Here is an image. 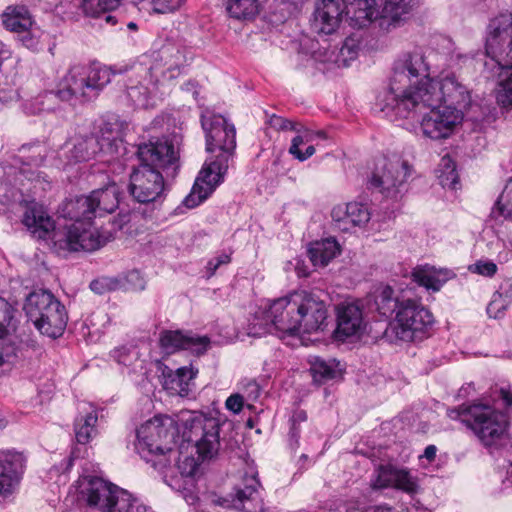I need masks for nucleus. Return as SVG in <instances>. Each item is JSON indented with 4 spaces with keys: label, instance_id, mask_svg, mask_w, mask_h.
<instances>
[{
    "label": "nucleus",
    "instance_id": "f257e3e1",
    "mask_svg": "<svg viewBox=\"0 0 512 512\" xmlns=\"http://www.w3.org/2000/svg\"><path fill=\"white\" fill-rule=\"evenodd\" d=\"M182 435L179 451L171 458L177 457L179 475L168 476L163 470L164 482L173 490L182 494L189 505L202 501V495L197 486L201 473V461L211 460L217 456L220 449L221 421L212 416H206L194 411H186L180 417Z\"/></svg>",
    "mask_w": 512,
    "mask_h": 512
},
{
    "label": "nucleus",
    "instance_id": "f03ea898",
    "mask_svg": "<svg viewBox=\"0 0 512 512\" xmlns=\"http://www.w3.org/2000/svg\"><path fill=\"white\" fill-rule=\"evenodd\" d=\"M73 221L71 224L58 223L48 215L44 207L36 202L30 203L23 215V224L34 237L50 240L58 252L95 251L114 238L116 223H110L111 229L98 227L92 219L83 215L78 217H63ZM121 229V225H117Z\"/></svg>",
    "mask_w": 512,
    "mask_h": 512
},
{
    "label": "nucleus",
    "instance_id": "7ed1b4c3",
    "mask_svg": "<svg viewBox=\"0 0 512 512\" xmlns=\"http://www.w3.org/2000/svg\"><path fill=\"white\" fill-rule=\"evenodd\" d=\"M201 126L205 133L206 151L209 156L190 194L183 201L187 208L201 204L224 181L236 149L235 126L224 116L205 109L201 113Z\"/></svg>",
    "mask_w": 512,
    "mask_h": 512
},
{
    "label": "nucleus",
    "instance_id": "20e7f679",
    "mask_svg": "<svg viewBox=\"0 0 512 512\" xmlns=\"http://www.w3.org/2000/svg\"><path fill=\"white\" fill-rule=\"evenodd\" d=\"M182 53L175 47L166 46L155 56L143 55L131 64L112 71V76L123 74L124 93L135 108L154 107L161 99V78L172 80L179 74L183 63Z\"/></svg>",
    "mask_w": 512,
    "mask_h": 512
},
{
    "label": "nucleus",
    "instance_id": "39448f33",
    "mask_svg": "<svg viewBox=\"0 0 512 512\" xmlns=\"http://www.w3.org/2000/svg\"><path fill=\"white\" fill-rule=\"evenodd\" d=\"M421 51L404 52L394 61L389 89L377 99L388 118L411 117L417 113L424 89L430 84V58Z\"/></svg>",
    "mask_w": 512,
    "mask_h": 512
},
{
    "label": "nucleus",
    "instance_id": "423d86ee",
    "mask_svg": "<svg viewBox=\"0 0 512 512\" xmlns=\"http://www.w3.org/2000/svg\"><path fill=\"white\" fill-rule=\"evenodd\" d=\"M112 71L105 65H73L62 77L56 91H48L24 104L27 114L55 111L57 101L71 105L87 103L96 99L111 82Z\"/></svg>",
    "mask_w": 512,
    "mask_h": 512
},
{
    "label": "nucleus",
    "instance_id": "0eeeda50",
    "mask_svg": "<svg viewBox=\"0 0 512 512\" xmlns=\"http://www.w3.org/2000/svg\"><path fill=\"white\" fill-rule=\"evenodd\" d=\"M136 154L140 164L130 173L129 194L138 203H156L165 194L162 171L176 170L178 152L172 143L163 138L140 144Z\"/></svg>",
    "mask_w": 512,
    "mask_h": 512
},
{
    "label": "nucleus",
    "instance_id": "6e6552de",
    "mask_svg": "<svg viewBox=\"0 0 512 512\" xmlns=\"http://www.w3.org/2000/svg\"><path fill=\"white\" fill-rule=\"evenodd\" d=\"M485 51V70L498 79L496 101L502 108L512 109V13L491 19Z\"/></svg>",
    "mask_w": 512,
    "mask_h": 512
},
{
    "label": "nucleus",
    "instance_id": "1a4fd4ad",
    "mask_svg": "<svg viewBox=\"0 0 512 512\" xmlns=\"http://www.w3.org/2000/svg\"><path fill=\"white\" fill-rule=\"evenodd\" d=\"M159 415L143 423L136 431L135 448L140 456L157 470L167 468L171 463V455L175 454L182 432L179 417Z\"/></svg>",
    "mask_w": 512,
    "mask_h": 512
},
{
    "label": "nucleus",
    "instance_id": "9d476101",
    "mask_svg": "<svg viewBox=\"0 0 512 512\" xmlns=\"http://www.w3.org/2000/svg\"><path fill=\"white\" fill-rule=\"evenodd\" d=\"M447 415L467 425L487 447H501L507 440L508 418L486 404L462 405L449 409Z\"/></svg>",
    "mask_w": 512,
    "mask_h": 512
},
{
    "label": "nucleus",
    "instance_id": "9b49d317",
    "mask_svg": "<svg viewBox=\"0 0 512 512\" xmlns=\"http://www.w3.org/2000/svg\"><path fill=\"white\" fill-rule=\"evenodd\" d=\"M125 127L127 124L122 121H108L103 123L97 135L73 138L62 148L64 154H67V163L89 161L98 153H104L113 158L124 154L126 151L123 140Z\"/></svg>",
    "mask_w": 512,
    "mask_h": 512
},
{
    "label": "nucleus",
    "instance_id": "f8f14e48",
    "mask_svg": "<svg viewBox=\"0 0 512 512\" xmlns=\"http://www.w3.org/2000/svg\"><path fill=\"white\" fill-rule=\"evenodd\" d=\"M298 309V291L273 300L267 307L255 312L249 334L262 336L275 333L279 337L298 335Z\"/></svg>",
    "mask_w": 512,
    "mask_h": 512
},
{
    "label": "nucleus",
    "instance_id": "ddd939ff",
    "mask_svg": "<svg viewBox=\"0 0 512 512\" xmlns=\"http://www.w3.org/2000/svg\"><path fill=\"white\" fill-rule=\"evenodd\" d=\"M23 309L28 320L42 335L55 339L63 334L68 321L67 312L65 306L49 291L31 292Z\"/></svg>",
    "mask_w": 512,
    "mask_h": 512
},
{
    "label": "nucleus",
    "instance_id": "4468645a",
    "mask_svg": "<svg viewBox=\"0 0 512 512\" xmlns=\"http://www.w3.org/2000/svg\"><path fill=\"white\" fill-rule=\"evenodd\" d=\"M434 323V317L420 300L402 296L400 308L385 331L387 337L413 342L426 337Z\"/></svg>",
    "mask_w": 512,
    "mask_h": 512
},
{
    "label": "nucleus",
    "instance_id": "2eb2a0df",
    "mask_svg": "<svg viewBox=\"0 0 512 512\" xmlns=\"http://www.w3.org/2000/svg\"><path fill=\"white\" fill-rule=\"evenodd\" d=\"M47 157V146L42 143L23 145L19 149V154L14 159V165L4 170L6 183L15 187L20 193L24 192L25 181L33 184V189L38 186L45 190L48 181L42 172L34 170L44 162Z\"/></svg>",
    "mask_w": 512,
    "mask_h": 512
},
{
    "label": "nucleus",
    "instance_id": "dca6fc26",
    "mask_svg": "<svg viewBox=\"0 0 512 512\" xmlns=\"http://www.w3.org/2000/svg\"><path fill=\"white\" fill-rule=\"evenodd\" d=\"M412 173L408 161L400 157L381 158L372 171L368 185L385 198L398 199L407 192Z\"/></svg>",
    "mask_w": 512,
    "mask_h": 512
},
{
    "label": "nucleus",
    "instance_id": "f3484780",
    "mask_svg": "<svg viewBox=\"0 0 512 512\" xmlns=\"http://www.w3.org/2000/svg\"><path fill=\"white\" fill-rule=\"evenodd\" d=\"M422 96L418 104L417 113L425 107L444 106L456 107L464 112L471 105L469 89L454 74L441 73L436 79L432 78L426 89L420 93Z\"/></svg>",
    "mask_w": 512,
    "mask_h": 512
},
{
    "label": "nucleus",
    "instance_id": "a211bd4d",
    "mask_svg": "<svg viewBox=\"0 0 512 512\" xmlns=\"http://www.w3.org/2000/svg\"><path fill=\"white\" fill-rule=\"evenodd\" d=\"M391 120L404 119L419 124L422 134L432 140L446 139L453 134L456 127L464 119V113L460 109L451 106L425 107L419 113L411 117H396Z\"/></svg>",
    "mask_w": 512,
    "mask_h": 512
},
{
    "label": "nucleus",
    "instance_id": "6ab92c4d",
    "mask_svg": "<svg viewBox=\"0 0 512 512\" xmlns=\"http://www.w3.org/2000/svg\"><path fill=\"white\" fill-rule=\"evenodd\" d=\"M119 204V189L115 183L91 192L88 196L68 199L59 208L60 217H78L87 219L112 213Z\"/></svg>",
    "mask_w": 512,
    "mask_h": 512
},
{
    "label": "nucleus",
    "instance_id": "aec40b11",
    "mask_svg": "<svg viewBox=\"0 0 512 512\" xmlns=\"http://www.w3.org/2000/svg\"><path fill=\"white\" fill-rule=\"evenodd\" d=\"M78 491L79 500L91 512H114L126 490L101 477L82 476L78 480Z\"/></svg>",
    "mask_w": 512,
    "mask_h": 512
},
{
    "label": "nucleus",
    "instance_id": "412c9836",
    "mask_svg": "<svg viewBox=\"0 0 512 512\" xmlns=\"http://www.w3.org/2000/svg\"><path fill=\"white\" fill-rule=\"evenodd\" d=\"M371 487L375 490L391 488L412 496L420 491V479L407 467L380 464L371 478Z\"/></svg>",
    "mask_w": 512,
    "mask_h": 512
},
{
    "label": "nucleus",
    "instance_id": "4be33fe9",
    "mask_svg": "<svg viewBox=\"0 0 512 512\" xmlns=\"http://www.w3.org/2000/svg\"><path fill=\"white\" fill-rule=\"evenodd\" d=\"M298 335L323 331L328 322L327 304L319 295L305 290L298 291Z\"/></svg>",
    "mask_w": 512,
    "mask_h": 512
},
{
    "label": "nucleus",
    "instance_id": "5701e85b",
    "mask_svg": "<svg viewBox=\"0 0 512 512\" xmlns=\"http://www.w3.org/2000/svg\"><path fill=\"white\" fill-rule=\"evenodd\" d=\"M14 307L0 297V369L9 371L17 362L21 342L15 335Z\"/></svg>",
    "mask_w": 512,
    "mask_h": 512
},
{
    "label": "nucleus",
    "instance_id": "b1692460",
    "mask_svg": "<svg viewBox=\"0 0 512 512\" xmlns=\"http://www.w3.org/2000/svg\"><path fill=\"white\" fill-rule=\"evenodd\" d=\"M27 456L15 449L0 450V499L15 493L23 478Z\"/></svg>",
    "mask_w": 512,
    "mask_h": 512
},
{
    "label": "nucleus",
    "instance_id": "393cba45",
    "mask_svg": "<svg viewBox=\"0 0 512 512\" xmlns=\"http://www.w3.org/2000/svg\"><path fill=\"white\" fill-rule=\"evenodd\" d=\"M261 485L256 473L245 475L241 484L235 488L231 499H224L221 505L232 506L242 512H264Z\"/></svg>",
    "mask_w": 512,
    "mask_h": 512
},
{
    "label": "nucleus",
    "instance_id": "a878e982",
    "mask_svg": "<svg viewBox=\"0 0 512 512\" xmlns=\"http://www.w3.org/2000/svg\"><path fill=\"white\" fill-rule=\"evenodd\" d=\"M335 335L340 340L361 336L366 329L363 307L358 301H344L336 307Z\"/></svg>",
    "mask_w": 512,
    "mask_h": 512
},
{
    "label": "nucleus",
    "instance_id": "bb28decb",
    "mask_svg": "<svg viewBox=\"0 0 512 512\" xmlns=\"http://www.w3.org/2000/svg\"><path fill=\"white\" fill-rule=\"evenodd\" d=\"M159 344L165 354L189 350L196 355L204 354L210 347L207 336L184 334L179 330H164L160 333Z\"/></svg>",
    "mask_w": 512,
    "mask_h": 512
},
{
    "label": "nucleus",
    "instance_id": "cd10ccee",
    "mask_svg": "<svg viewBox=\"0 0 512 512\" xmlns=\"http://www.w3.org/2000/svg\"><path fill=\"white\" fill-rule=\"evenodd\" d=\"M331 216L338 229L349 231L353 227L366 225L371 218V212L368 204L350 202L334 207Z\"/></svg>",
    "mask_w": 512,
    "mask_h": 512
},
{
    "label": "nucleus",
    "instance_id": "c85d7f7f",
    "mask_svg": "<svg viewBox=\"0 0 512 512\" xmlns=\"http://www.w3.org/2000/svg\"><path fill=\"white\" fill-rule=\"evenodd\" d=\"M345 5V20L357 29L367 27L380 12L378 0H341Z\"/></svg>",
    "mask_w": 512,
    "mask_h": 512
},
{
    "label": "nucleus",
    "instance_id": "c756f323",
    "mask_svg": "<svg viewBox=\"0 0 512 512\" xmlns=\"http://www.w3.org/2000/svg\"><path fill=\"white\" fill-rule=\"evenodd\" d=\"M345 18V5L341 0H321L314 13V25L319 32L331 34Z\"/></svg>",
    "mask_w": 512,
    "mask_h": 512
},
{
    "label": "nucleus",
    "instance_id": "7c9ffc66",
    "mask_svg": "<svg viewBox=\"0 0 512 512\" xmlns=\"http://www.w3.org/2000/svg\"><path fill=\"white\" fill-rule=\"evenodd\" d=\"M412 279L419 286L424 287L427 291L438 292L441 288L456 275L447 268H437L428 264L418 265L413 268L411 273Z\"/></svg>",
    "mask_w": 512,
    "mask_h": 512
},
{
    "label": "nucleus",
    "instance_id": "2f4dec72",
    "mask_svg": "<svg viewBox=\"0 0 512 512\" xmlns=\"http://www.w3.org/2000/svg\"><path fill=\"white\" fill-rule=\"evenodd\" d=\"M297 135L291 140L289 153L297 160L303 162L315 153V147L312 145L317 140L327 139V134L323 130H311L301 124L296 130Z\"/></svg>",
    "mask_w": 512,
    "mask_h": 512
},
{
    "label": "nucleus",
    "instance_id": "473e14b6",
    "mask_svg": "<svg viewBox=\"0 0 512 512\" xmlns=\"http://www.w3.org/2000/svg\"><path fill=\"white\" fill-rule=\"evenodd\" d=\"M98 415L91 404H84L75 419L74 430L76 440L80 444L88 443L97 434L96 423Z\"/></svg>",
    "mask_w": 512,
    "mask_h": 512
},
{
    "label": "nucleus",
    "instance_id": "72a5a7b5",
    "mask_svg": "<svg viewBox=\"0 0 512 512\" xmlns=\"http://www.w3.org/2000/svg\"><path fill=\"white\" fill-rule=\"evenodd\" d=\"M419 4L420 0H384L380 15L396 26L406 21Z\"/></svg>",
    "mask_w": 512,
    "mask_h": 512
},
{
    "label": "nucleus",
    "instance_id": "f704fd0d",
    "mask_svg": "<svg viewBox=\"0 0 512 512\" xmlns=\"http://www.w3.org/2000/svg\"><path fill=\"white\" fill-rule=\"evenodd\" d=\"M3 27L12 33L21 32L31 27L34 19L24 5H9L1 14Z\"/></svg>",
    "mask_w": 512,
    "mask_h": 512
},
{
    "label": "nucleus",
    "instance_id": "c9c22d12",
    "mask_svg": "<svg viewBox=\"0 0 512 512\" xmlns=\"http://www.w3.org/2000/svg\"><path fill=\"white\" fill-rule=\"evenodd\" d=\"M307 252L315 267H325L340 253V245L334 238H326L311 243Z\"/></svg>",
    "mask_w": 512,
    "mask_h": 512
},
{
    "label": "nucleus",
    "instance_id": "e433bc0d",
    "mask_svg": "<svg viewBox=\"0 0 512 512\" xmlns=\"http://www.w3.org/2000/svg\"><path fill=\"white\" fill-rule=\"evenodd\" d=\"M119 6L120 0H81V8L86 16L104 19L111 26L117 23L112 12Z\"/></svg>",
    "mask_w": 512,
    "mask_h": 512
},
{
    "label": "nucleus",
    "instance_id": "4c0bfd02",
    "mask_svg": "<svg viewBox=\"0 0 512 512\" xmlns=\"http://www.w3.org/2000/svg\"><path fill=\"white\" fill-rule=\"evenodd\" d=\"M230 18L240 21L253 20L261 10L260 0H224Z\"/></svg>",
    "mask_w": 512,
    "mask_h": 512
},
{
    "label": "nucleus",
    "instance_id": "58836bf2",
    "mask_svg": "<svg viewBox=\"0 0 512 512\" xmlns=\"http://www.w3.org/2000/svg\"><path fill=\"white\" fill-rule=\"evenodd\" d=\"M402 297L395 296L390 286H381L374 292V306L381 316L390 317L400 308Z\"/></svg>",
    "mask_w": 512,
    "mask_h": 512
},
{
    "label": "nucleus",
    "instance_id": "ea45409f",
    "mask_svg": "<svg viewBox=\"0 0 512 512\" xmlns=\"http://www.w3.org/2000/svg\"><path fill=\"white\" fill-rule=\"evenodd\" d=\"M512 302V279L505 280L496 291L487 306L491 318H501Z\"/></svg>",
    "mask_w": 512,
    "mask_h": 512
},
{
    "label": "nucleus",
    "instance_id": "a19ab883",
    "mask_svg": "<svg viewBox=\"0 0 512 512\" xmlns=\"http://www.w3.org/2000/svg\"><path fill=\"white\" fill-rule=\"evenodd\" d=\"M197 372L192 367H180L166 377L165 386L180 395H187Z\"/></svg>",
    "mask_w": 512,
    "mask_h": 512
},
{
    "label": "nucleus",
    "instance_id": "79ce46f5",
    "mask_svg": "<svg viewBox=\"0 0 512 512\" xmlns=\"http://www.w3.org/2000/svg\"><path fill=\"white\" fill-rule=\"evenodd\" d=\"M490 217L496 223L504 220L512 221V179L509 180L502 193L494 204Z\"/></svg>",
    "mask_w": 512,
    "mask_h": 512
},
{
    "label": "nucleus",
    "instance_id": "37998d69",
    "mask_svg": "<svg viewBox=\"0 0 512 512\" xmlns=\"http://www.w3.org/2000/svg\"><path fill=\"white\" fill-rule=\"evenodd\" d=\"M310 371L316 382H324L336 377L338 362L335 360L326 361L318 356H312L309 359Z\"/></svg>",
    "mask_w": 512,
    "mask_h": 512
},
{
    "label": "nucleus",
    "instance_id": "c03bdc74",
    "mask_svg": "<svg viewBox=\"0 0 512 512\" xmlns=\"http://www.w3.org/2000/svg\"><path fill=\"white\" fill-rule=\"evenodd\" d=\"M437 177L442 187L451 189L456 188L458 183V174L455 164L450 157L445 156L441 159L437 170Z\"/></svg>",
    "mask_w": 512,
    "mask_h": 512
},
{
    "label": "nucleus",
    "instance_id": "a18cd8bd",
    "mask_svg": "<svg viewBox=\"0 0 512 512\" xmlns=\"http://www.w3.org/2000/svg\"><path fill=\"white\" fill-rule=\"evenodd\" d=\"M15 34H17L18 40L24 47L32 51H37L40 49L43 31L37 26L35 21H33L31 27L24 31L16 32Z\"/></svg>",
    "mask_w": 512,
    "mask_h": 512
},
{
    "label": "nucleus",
    "instance_id": "49530a36",
    "mask_svg": "<svg viewBox=\"0 0 512 512\" xmlns=\"http://www.w3.org/2000/svg\"><path fill=\"white\" fill-rule=\"evenodd\" d=\"M358 51V41L355 40L354 38L349 37L344 41L335 61L338 64V66L347 67L350 65L351 61L357 58Z\"/></svg>",
    "mask_w": 512,
    "mask_h": 512
},
{
    "label": "nucleus",
    "instance_id": "de8ad7c7",
    "mask_svg": "<svg viewBox=\"0 0 512 512\" xmlns=\"http://www.w3.org/2000/svg\"><path fill=\"white\" fill-rule=\"evenodd\" d=\"M114 512H149V508L125 491V496L120 498Z\"/></svg>",
    "mask_w": 512,
    "mask_h": 512
},
{
    "label": "nucleus",
    "instance_id": "09e8293b",
    "mask_svg": "<svg viewBox=\"0 0 512 512\" xmlns=\"http://www.w3.org/2000/svg\"><path fill=\"white\" fill-rule=\"evenodd\" d=\"M110 355L118 364L129 366L137 359L138 353L134 347L123 345L113 349Z\"/></svg>",
    "mask_w": 512,
    "mask_h": 512
},
{
    "label": "nucleus",
    "instance_id": "8fccbe9b",
    "mask_svg": "<svg viewBox=\"0 0 512 512\" xmlns=\"http://www.w3.org/2000/svg\"><path fill=\"white\" fill-rule=\"evenodd\" d=\"M307 414L303 410H297L294 412L290 422V445L292 448H297L299 446V437H300V424L306 422Z\"/></svg>",
    "mask_w": 512,
    "mask_h": 512
},
{
    "label": "nucleus",
    "instance_id": "3c124183",
    "mask_svg": "<svg viewBox=\"0 0 512 512\" xmlns=\"http://www.w3.org/2000/svg\"><path fill=\"white\" fill-rule=\"evenodd\" d=\"M185 0H144L156 13H168L179 9Z\"/></svg>",
    "mask_w": 512,
    "mask_h": 512
},
{
    "label": "nucleus",
    "instance_id": "603ef678",
    "mask_svg": "<svg viewBox=\"0 0 512 512\" xmlns=\"http://www.w3.org/2000/svg\"><path fill=\"white\" fill-rule=\"evenodd\" d=\"M119 285L118 280L110 277H101L93 280L90 283V288L97 294H104L108 291L117 289Z\"/></svg>",
    "mask_w": 512,
    "mask_h": 512
},
{
    "label": "nucleus",
    "instance_id": "864d4df0",
    "mask_svg": "<svg viewBox=\"0 0 512 512\" xmlns=\"http://www.w3.org/2000/svg\"><path fill=\"white\" fill-rule=\"evenodd\" d=\"M244 399L247 401H256L260 395L262 388L254 379H245L241 382Z\"/></svg>",
    "mask_w": 512,
    "mask_h": 512
},
{
    "label": "nucleus",
    "instance_id": "5fc2aeb1",
    "mask_svg": "<svg viewBox=\"0 0 512 512\" xmlns=\"http://www.w3.org/2000/svg\"><path fill=\"white\" fill-rule=\"evenodd\" d=\"M269 124L272 128L277 130H291L295 131L298 130L299 123L293 122L289 119L283 118L281 116L273 115L270 117Z\"/></svg>",
    "mask_w": 512,
    "mask_h": 512
},
{
    "label": "nucleus",
    "instance_id": "6e6d98bb",
    "mask_svg": "<svg viewBox=\"0 0 512 512\" xmlns=\"http://www.w3.org/2000/svg\"><path fill=\"white\" fill-rule=\"evenodd\" d=\"M470 270L482 276L491 277L497 272V265L492 261H477Z\"/></svg>",
    "mask_w": 512,
    "mask_h": 512
},
{
    "label": "nucleus",
    "instance_id": "4d7b16f0",
    "mask_svg": "<svg viewBox=\"0 0 512 512\" xmlns=\"http://www.w3.org/2000/svg\"><path fill=\"white\" fill-rule=\"evenodd\" d=\"M244 406V396L235 393L230 395L225 401V407L227 410L233 412L234 414H239Z\"/></svg>",
    "mask_w": 512,
    "mask_h": 512
},
{
    "label": "nucleus",
    "instance_id": "13d9d810",
    "mask_svg": "<svg viewBox=\"0 0 512 512\" xmlns=\"http://www.w3.org/2000/svg\"><path fill=\"white\" fill-rule=\"evenodd\" d=\"M230 262V256L226 253H222L211 260L208 261L206 270H207V277H212L216 270L223 264H227Z\"/></svg>",
    "mask_w": 512,
    "mask_h": 512
},
{
    "label": "nucleus",
    "instance_id": "bf43d9fd",
    "mask_svg": "<svg viewBox=\"0 0 512 512\" xmlns=\"http://www.w3.org/2000/svg\"><path fill=\"white\" fill-rule=\"evenodd\" d=\"M499 397L503 401L506 409L512 412V390L510 387H501L499 389Z\"/></svg>",
    "mask_w": 512,
    "mask_h": 512
},
{
    "label": "nucleus",
    "instance_id": "052dcab7",
    "mask_svg": "<svg viewBox=\"0 0 512 512\" xmlns=\"http://www.w3.org/2000/svg\"><path fill=\"white\" fill-rule=\"evenodd\" d=\"M436 452H437V448L436 446L434 445H428L425 450H424V453L420 456V458H425L427 459L429 462L433 461L436 457Z\"/></svg>",
    "mask_w": 512,
    "mask_h": 512
},
{
    "label": "nucleus",
    "instance_id": "680f3d73",
    "mask_svg": "<svg viewBox=\"0 0 512 512\" xmlns=\"http://www.w3.org/2000/svg\"><path fill=\"white\" fill-rule=\"evenodd\" d=\"M502 484L504 490H509L510 488H512V462L510 463L507 469V476L503 480Z\"/></svg>",
    "mask_w": 512,
    "mask_h": 512
},
{
    "label": "nucleus",
    "instance_id": "e2e57ef3",
    "mask_svg": "<svg viewBox=\"0 0 512 512\" xmlns=\"http://www.w3.org/2000/svg\"><path fill=\"white\" fill-rule=\"evenodd\" d=\"M497 258H498V261L501 263L508 262L511 258V253L508 251H505V250L501 251V252H499Z\"/></svg>",
    "mask_w": 512,
    "mask_h": 512
},
{
    "label": "nucleus",
    "instance_id": "0e129e2a",
    "mask_svg": "<svg viewBox=\"0 0 512 512\" xmlns=\"http://www.w3.org/2000/svg\"><path fill=\"white\" fill-rule=\"evenodd\" d=\"M367 512H393V510L391 507H388L386 505H380V506L371 508Z\"/></svg>",
    "mask_w": 512,
    "mask_h": 512
},
{
    "label": "nucleus",
    "instance_id": "69168bd1",
    "mask_svg": "<svg viewBox=\"0 0 512 512\" xmlns=\"http://www.w3.org/2000/svg\"><path fill=\"white\" fill-rule=\"evenodd\" d=\"M462 59H467V56L462 55L461 53L455 52V51L451 54V57H450L451 61H455V60L460 61Z\"/></svg>",
    "mask_w": 512,
    "mask_h": 512
},
{
    "label": "nucleus",
    "instance_id": "338daca9",
    "mask_svg": "<svg viewBox=\"0 0 512 512\" xmlns=\"http://www.w3.org/2000/svg\"><path fill=\"white\" fill-rule=\"evenodd\" d=\"M296 269L299 276H308V272L306 270H302L299 267H297Z\"/></svg>",
    "mask_w": 512,
    "mask_h": 512
},
{
    "label": "nucleus",
    "instance_id": "774afa93",
    "mask_svg": "<svg viewBox=\"0 0 512 512\" xmlns=\"http://www.w3.org/2000/svg\"><path fill=\"white\" fill-rule=\"evenodd\" d=\"M129 278L130 279H138L139 278V273L137 271H132L130 274H129Z\"/></svg>",
    "mask_w": 512,
    "mask_h": 512
}]
</instances>
